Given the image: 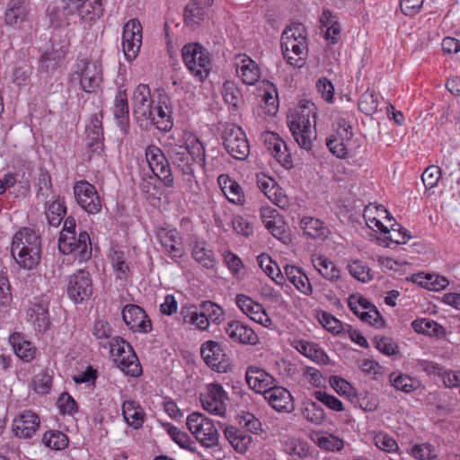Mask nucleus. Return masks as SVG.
<instances>
[{"instance_id":"f257e3e1","label":"nucleus","mask_w":460,"mask_h":460,"mask_svg":"<svg viewBox=\"0 0 460 460\" xmlns=\"http://www.w3.org/2000/svg\"><path fill=\"white\" fill-rule=\"evenodd\" d=\"M165 146L168 158L182 174L193 177L196 165L205 166V146L195 135L187 132L172 134Z\"/></svg>"},{"instance_id":"f03ea898","label":"nucleus","mask_w":460,"mask_h":460,"mask_svg":"<svg viewBox=\"0 0 460 460\" xmlns=\"http://www.w3.org/2000/svg\"><path fill=\"white\" fill-rule=\"evenodd\" d=\"M316 106L313 102L305 101L298 109L287 118L292 136L300 147L310 150L316 139Z\"/></svg>"},{"instance_id":"7ed1b4c3","label":"nucleus","mask_w":460,"mask_h":460,"mask_svg":"<svg viewBox=\"0 0 460 460\" xmlns=\"http://www.w3.org/2000/svg\"><path fill=\"white\" fill-rule=\"evenodd\" d=\"M11 252L23 269L32 270L40 261V238L34 230L23 228L18 231L12 242Z\"/></svg>"},{"instance_id":"20e7f679","label":"nucleus","mask_w":460,"mask_h":460,"mask_svg":"<svg viewBox=\"0 0 460 460\" xmlns=\"http://www.w3.org/2000/svg\"><path fill=\"white\" fill-rule=\"evenodd\" d=\"M70 76L71 82H77L82 91L87 93H95L103 81L102 63L79 56Z\"/></svg>"},{"instance_id":"39448f33","label":"nucleus","mask_w":460,"mask_h":460,"mask_svg":"<svg viewBox=\"0 0 460 460\" xmlns=\"http://www.w3.org/2000/svg\"><path fill=\"white\" fill-rule=\"evenodd\" d=\"M182 60L190 73L199 81L204 82L211 71V54L200 43H187L181 49Z\"/></svg>"},{"instance_id":"423d86ee","label":"nucleus","mask_w":460,"mask_h":460,"mask_svg":"<svg viewBox=\"0 0 460 460\" xmlns=\"http://www.w3.org/2000/svg\"><path fill=\"white\" fill-rule=\"evenodd\" d=\"M111 354L119 367L128 376L137 377L142 367L132 346L123 338L116 336L110 342Z\"/></svg>"},{"instance_id":"0eeeda50","label":"nucleus","mask_w":460,"mask_h":460,"mask_svg":"<svg viewBox=\"0 0 460 460\" xmlns=\"http://www.w3.org/2000/svg\"><path fill=\"white\" fill-rule=\"evenodd\" d=\"M187 427L203 447L215 448L218 446V431L213 422L202 413L190 414L187 418Z\"/></svg>"},{"instance_id":"6e6552de","label":"nucleus","mask_w":460,"mask_h":460,"mask_svg":"<svg viewBox=\"0 0 460 460\" xmlns=\"http://www.w3.org/2000/svg\"><path fill=\"white\" fill-rule=\"evenodd\" d=\"M226 152L236 160H245L250 153V146L244 131L235 124H226L221 134Z\"/></svg>"},{"instance_id":"1a4fd4ad","label":"nucleus","mask_w":460,"mask_h":460,"mask_svg":"<svg viewBox=\"0 0 460 460\" xmlns=\"http://www.w3.org/2000/svg\"><path fill=\"white\" fill-rule=\"evenodd\" d=\"M146 158L155 176L159 179L164 186L172 188L174 184V179L169 160L162 149L155 145L148 146L146 149Z\"/></svg>"},{"instance_id":"9d476101","label":"nucleus","mask_w":460,"mask_h":460,"mask_svg":"<svg viewBox=\"0 0 460 460\" xmlns=\"http://www.w3.org/2000/svg\"><path fill=\"white\" fill-rule=\"evenodd\" d=\"M155 104V102L151 97L148 85L138 84L133 95V116L139 127L147 126L148 119H154L152 111Z\"/></svg>"},{"instance_id":"9b49d317","label":"nucleus","mask_w":460,"mask_h":460,"mask_svg":"<svg viewBox=\"0 0 460 460\" xmlns=\"http://www.w3.org/2000/svg\"><path fill=\"white\" fill-rule=\"evenodd\" d=\"M66 293L75 304L88 299L93 294L92 278L88 271L79 270L68 277Z\"/></svg>"},{"instance_id":"f8f14e48","label":"nucleus","mask_w":460,"mask_h":460,"mask_svg":"<svg viewBox=\"0 0 460 460\" xmlns=\"http://www.w3.org/2000/svg\"><path fill=\"white\" fill-rule=\"evenodd\" d=\"M74 193L78 205L89 214H96L102 209V201L95 186L86 181H76Z\"/></svg>"},{"instance_id":"ddd939ff","label":"nucleus","mask_w":460,"mask_h":460,"mask_svg":"<svg viewBox=\"0 0 460 460\" xmlns=\"http://www.w3.org/2000/svg\"><path fill=\"white\" fill-rule=\"evenodd\" d=\"M64 12L66 15L77 14L82 20L93 21L102 15V0H66Z\"/></svg>"},{"instance_id":"4468645a","label":"nucleus","mask_w":460,"mask_h":460,"mask_svg":"<svg viewBox=\"0 0 460 460\" xmlns=\"http://www.w3.org/2000/svg\"><path fill=\"white\" fill-rule=\"evenodd\" d=\"M281 50L284 58L295 67H302L308 53V42L296 38L281 36Z\"/></svg>"},{"instance_id":"2eb2a0df","label":"nucleus","mask_w":460,"mask_h":460,"mask_svg":"<svg viewBox=\"0 0 460 460\" xmlns=\"http://www.w3.org/2000/svg\"><path fill=\"white\" fill-rule=\"evenodd\" d=\"M121 314L123 322L132 332L148 333L152 331V322L139 305H126Z\"/></svg>"},{"instance_id":"dca6fc26","label":"nucleus","mask_w":460,"mask_h":460,"mask_svg":"<svg viewBox=\"0 0 460 460\" xmlns=\"http://www.w3.org/2000/svg\"><path fill=\"white\" fill-rule=\"evenodd\" d=\"M200 354L206 364L214 371L225 373L228 360L221 345L215 341H208L201 345Z\"/></svg>"},{"instance_id":"f3484780","label":"nucleus","mask_w":460,"mask_h":460,"mask_svg":"<svg viewBox=\"0 0 460 460\" xmlns=\"http://www.w3.org/2000/svg\"><path fill=\"white\" fill-rule=\"evenodd\" d=\"M261 218L268 231L282 243L289 241L287 225L279 212L270 207L261 208Z\"/></svg>"},{"instance_id":"a211bd4d","label":"nucleus","mask_w":460,"mask_h":460,"mask_svg":"<svg viewBox=\"0 0 460 460\" xmlns=\"http://www.w3.org/2000/svg\"><path fill=\"white\" fill-rule=\"evenodd\" d=\"M26 319L32 324L36 332L45 333L48 332L51 325L49 303L43 300L31 302L26 312Z\"/></svg>"},{"instance_id":"6ab92c4d","label":"nucleus","mask_w":460,"mask_h":460,"mask_svg":"<svg viewBox=\"0 0 460 460\" xmlns=\"http://www.w3.org/2000/svg\"><path fill=\"white\" fill-rule=\"evenodd\" d=\"M234 66L238 77L244 84L254 85L260 80L261 75V68L248 55H236Z\"/></svg>"},{"instance_id":"aec40b11","label":"nucleus","mask_w":460,"mask_h":460,"mask_svg":"<svg viewBox=\"0 0 460 460\" xmlns=\"http://www.w3.org/2000/svg\"><path fill=\"white\" fill-rule=\"evenodd\" d=\"M235 303L240 310L251 320L265 327H269L272 324L271 319L269 317L262 305L254 302L250 296L239 294L235 297Z\"/></svg>"},{"instance_id":"412c9836","label":"nucleus","mask_w":460,"mask_h":460,"mask_svg":"<svg viewBox=\"0 0 460 460\" xmlns=\"http://www.w3.org/2000/svg\"><path fill=\"white\" fill-rule=\"evenodd\" d=\"M169 101L168 96L160 95L152 111L154 119H148V124L155 125L160 131H170L173 126Z\"/></svg>"},{"instance_id":"4be33fe9","label":"nucleus","mask_w":460,"mask_h":460,"mask_svg":"<svg viewBox=\"0 0 460 460\" xmlns=\"http://www.w3.org/2000/svg\"><path fill=\"white\" fill-rule=\"evenodd\" d=\"M340 128L337 131L338 137H332L327 140V146L330 152L339 158H345L348 155V142L353 137L352 128L350 125L342 119L339 123Z\"/></svg>"},{"instance_id":"5701e85b","label":"nucleus","mask_w":460,"mask_h":460,"mask_svg":"<svg viewBox=\"0 0 460 460\" xmlns=\"http://www.w3.org/2000/svg\"><path fill=\"white\" fill-rule=\"evenodd\" d=\"M264 142L268 150L283 167L289 169L293 166L288 146L277 134L273 132L267 133Z\"/></svg>"},{"instance_id":"b1692460","label":"nucleus","mask_w":460,"mask_h":460,"mask_svg":"<svg viewBox=\"0 0 460 460\" xmlns=\"http://www.w3.org/2000/svg\"><path fill=\"white\" fill-rule=\"evenodd\" d=\"M225 332L234 342L255 345L259 341L256 332L240 321L227 323L225 326Z\"/></svg>"},{"instance_id":"393cba45","label":"nucleus","mask_w":460,"mask_h":460,"mask_svg":"<svg viewBox=\"0 0 460 460\" xmlns=\"http://www.w3.org/2000/svg\"><path fill=\"white\" fill-rule=\"evenodd\" d=\"M40 426L39 416L32 411H24L13 420V430L15 436L30 438Z\"/></svg>"},{"instance_id":"a878e982","label":"nucleus","mask_w":460,"mask_h":460,"mask_svg":"<svg viewBox=\"0 0 460 460\" xmlns=\"http://www.w3.org/2000/svg\"><path fill=\"white\" fill-rule=\"evenodd\" d=\"M157 237L161 245L164 248L165 252L173 261H176L184 255V248L182 243L178 241V233L175 229H160L158 231Z\"/></svg>"},{"instance_id":"bb28decb","label":"nucleus","mask_w":460,"mask_h":460,"mask_svg":"<svg viewBox=\"0 0 460 460\" xmlns=\"http://www.w3.org/2000/svg\"><path fill=\"white\" fill-rule=\"evenodd\" d=\"M87 147L92 154H99L103 149V128L102 120L93 116L86 128Z\"/></svg>"},{"instance_id":"cd10ccee","label":"nucleus","mask_w":460,"mask_h":460,"mask_svg":"<svg viewBox=\"0 0 460 460\" xmlns=\"http://www.w3.org/2000/svg\"><path fill=\"white\" fill-rule=\"evenodd\" d=\"M245 378L250 388L262 394L275 381L273 376L257 367H249L246 371Z\"/></svg>"},{"instance_id":"c85d7f7f","label":"nucleus","mask_w":460,"mask_h":460,"mask_svg":"<svg viewBox=\"0 0 460 460\" xmlns=\"http://www.w3.org/2000/svg\"><path fill=\"white\" fill-rule=\"evenodd\" d=\"M113 114L121 131L127 133L129 128V107L125 90H119L115 95Z\"/></svg>"},{"instance_id":"c756f323","label":"nucleus","mask_w":460,"mask_h":460,"mask_svg":"<svg viewBox=\"0 0 460 460\" xmlns=\"http://www.w3.org/2000/svg\"><path fill=\"white\" fill-rule=\"evenodd\" d=\"M30 6L25 0H10L4 13V23L13 26L27 21Z\"/></svg>"},{"instance_id":"7c9ffc66","label":"nucleus","mask_w":460,"mask_h":460,"mask_svg":"<svg viewBox=\"0 0 460 460\" xmlns=\"http://www.w3.org/2000/svg\"><path fill=\"white\" fill-rule=\"evenodd\" d=\"M9 342L15 355L25 362H30L35 358L36 348L21 332H14L10 335Z\"/></svg>"},{"instance_id":"2f4dec72","label":"nucleus","mask_w":460,"mask_h":460,"mask_svg":"<svg viewBox=\"0 0 460 460\" xmlns=\"http://www.w3.org/2000/svg\"><path fill=\"white\" fill-rule=\"evenodd\" d=\"M192 258L202 267L214 268L217 259L212 249L205 241L193 240L190 243Z\"/></svg>"},{"instance_id":"473e14b6","label":"nucleus","mask_w":460,"mask_h":460,"mask_svg":"<svg viewBox=\"0 0 460 460\" xmlns=\"http://www.w3.org/2000/svg\"><path fill=\"white\" fill-rule=\"evenodd\" d=\"M220 188L226 198L234 204L243 205L245 196L240 184L228 175L222 174L217 179Z\"/></svg>"},{"instance_id":"72a5a7b5","label":"nucleus","mask_w":460,"mask_h":460,"mask_svg":"<svg viewBox=\"0 0 460 460\" xmlns=\"http://www.w3.org/2000/svg\"><path fill=\"white\" fill-rule=\"evenodd\" d=\"M285 274L288 279L296 287V288L305 296L313 294V287L306 274L295 265H286L284 267Z\"/></svg>"},{"instance_id":"f704fd0d","label":"nucleus","mask_w":460,"mask_h":460,"mask_svg":"<svg viewBox=\"0 0 460 460\" xmlns=\"http://www.w3.org/2000/svg\"><path fill=\"white\" fill-rule=\"evenodd\" d=\"M300 226L304 234L313 239L325 240L331 234L330 229L322 220L313 217H304L300 221Z\"/></svg>"},{"instance_id":"c9c22d12","label":"nucleus","mask_w":460,"mask_h":460,"mask_svg":"<svg viewBox=\"0 0 460 460\" xmlns=\"http://www.w3.org/2000/svg\"><path fill=\"white\" fill-rule=\"evenodd\" d=\"M281 443L284 451L290 456L305 459L311 454L308 443L299 437L285 436Z\"/></svg>"},{"instance_id":"e433bc0d","label":"nucleus","mask_w":460,"mask_h":460,"mask_svg":"<svg viewBox=\"0 0 460 460\" xmlns=\"http://www.w3.org/2000/svg\"><path fill=\"white\" fill-rule=\"evenodd\" d=\"M225 436L232 447L240 453L246 452L252 443V437L250 435L245 434L234 426L226 428Z\"/></svg>"},{"instance_id":"4c0bfd02","label":"nucleus","mask_w":460,"mask_h":460,"mask_svg":"<svg viewBox=\"0 0 460 460\" xmlns=\"http://www.w3.org/2000/svg\"><path fill=\"white\" fill-rule=\"evenodd\" d=\"M13 173L19 181L22 194L27 196L31 190V176L32 172L31 164L24 160H19L13 165Z\"/></svg>"},{"instance_id":"58836bf2","label":"nucleus","mask_w":460,"mask_h":460,"mask_svg":"<svg viewBox=\"0 0 460 460\" xmlns=\"http://www.w3.org/2000/svg\"><path fill=\"white\" fill-rule=\"evenodd\" d=\"M315 270L330 281H335L340 279V270L327 257L319 255L312 259Z\"/></svg>"},{"instance_id":"ea45409f","label":"nucleus","mask_w":460,"mask_h":460,"mask_svg":"<svg viewBox=\"0 0 460 460\" xmlns=\"http://www.w3.org/2000/svg\"><path fill=\"white\" fill-rule=\"evenodd\" d=\"M414 283L429 290L439 291L448 286L449 282L445 277L433 274H417L412 276Z\"/></svg>"},{"instance_id":"a19ab883","label":"nucleus","mask_w":460,"mask_h":460,"mask_svg":"<svg viewBox=\"0 0 460 460\" xmlns=\"http://www.w3.org/2000/svg\"><path fill=\"white\" fill-rule=\"evenodd\" d=\"M322 27L325 28V38L332 43L338 41L341 33V25L337 17L330 11L324 10L321 16Z\"/></svg>"},{"instance_id":"79ce46f5","label":"nucleus","mask_w":460,"mask_h":460,"mask_svg":"<svg viewBox=\"0 0 460 460\" xmlns=\"http://www.w3.org/2000/svg\"><path fill=\"white\" fill-rule=\"evenodd\" d=\"M411 326L416 332L429 336L441 337L446 333L444 327L431 319L418 318Z\"/></svg>"},{"instance_id":"37998d69","label":"nucleus","mask_w":460,"mask_h":460,"mask_svg":"<svg viewBox=\"0 0 460 460\" xmlns=\"http://www.w3.org/2000/svg\"><path fill=\"white\" fill-rule=\"evenodd\" d=\"M45 205L47 207L46 217L49 224L52 226H58L66 213L64 202L58 196L50 204L46 202Z\"/></svg>"},{"instance_id":"c03bdc74","label":"nucleus","mask_w":460,"mask_h":460,"mask_svg":"<svg viewBox=\"0 0 460 460\" xmlns=\"http://www.w3.org/2000/svg\"><path fill=\"white\" fill-rule=\"evenodd\" d=\"M257 262L262 271L277 284H281L284 277L278 266L268 254H261L257 257Z\"/></svg>"},{"instance_id":"a18cd8bd","label":"nucleus","mask_w":460,"mask_h":460,"mask_svg":"<svg viewBox=\"0 0 460 460\" xmlns=\"http://www.w3.org/2000/svg\"><path fill=\"white\" fill-rule=\"evenodd\" d=\"M122 414L126 422L133 427L138 429L143 425L145 412L139 404H121Z\"/></svg>"},{"instance_id":"49530a36","label":"nucleus","mask_w":460,"mask_h":460,"mask_svg":"<svg viewBox=\"0 0 460 460\" xmlns=\"http://www.w3.org/2000/svg\"><path fill=\"white\" fill-rule=\"evenodd\" d=\"M204 16L205 9L197 0L189 3L184 9V20L188 26L199 24Z\"/></svg>"},{"instance_id":"de8ad7c7","label":"nucleus","mask_w":460,"mask_h":460,"mask_svg":"<svg viewBox=\"0 0 460 460\" xmlns=\"http://www.w3.org/2000/svg\"><path fill=\"white\" fill-rule=\"evenodd\" d=\"M222 94L225 102L235 109H238L243 102L242 92L234 81L227 80L224 83Z\"/></svg>"},{"instance_id":"09e8293b","label":"nucleus","mask_w":460,"mask_h":460,"mask_svg":"<svg viewBox=\"0 0 460 460\" xmlns=\"http://www.w3.org/2000/svg\"><path fill=\"white\" fill-rule=\"evenodd\" d=\"M42 442L49 448L55 450H61L67 447L68 438L61 431L51 430L48 431L43 435Z\"/></svg>"},{"instance_id":"8fccbe9b","label":"nucleus","mask_w":460,"mask_h":460,"mask_svg":"<svg viewBox=\"0 0 460 460\" xmlns=\"http://www.w3.org/2000/svg\"><path fill=\"white\" fill-rule=\"evenodd\" d=\"M330 385L337 394L341 396L344 395L347 400H352L356 397V389L344 378L336 376H331Z\"/></svg>"},{"instance_id":"3c124183","label":"nucleus","mask_w":460,"mask_h":460,"mask_svg":"<svg viewBox=\"0 0 460 460\" xmlns=\"http://www.w3.org/2000/svg\"><path fill=\"white\" fill-rule=\"evenodd\" d=\"M378 99L376 94L367 90L358 100V109L366 115H372L377 111Z\"/></svg>"},{"instance_id":"603ef678","label":"nucleus","mask_w":460,"mask_h":460,"mask_svg":"<svg viewBox=\"0 0 460 460\" xmlns=\"http://www.w3.org/2000/svg\"><path fill=\"white\" fill-rule=\"evenodd\" d=\"M199 309L210 322L217 324L221 323L224 310L217 304L208 300L203 301L199 305Z\"/></svg>"},{"instance_id":"864d4df0","label":"nucleus","mask_w":460,"mask_h":460,"mask_svg":"<svg viewBox=\"0 0 460 460\" xmlns=\"http://www.w3.org/2000/svg\"><path fill=\"white\" fill-rule=\"evenodd\" d=\"M122 40L142 42V26L137 19H131L124 25Z\"/></svg>"},{"instance_id":"5fc2aeb1","label":"nucleus","mask_w":460,"mask_h":460,"mask_svg":"<svg viewBox=\"0 0 460 460\" xmlns=\"http://www.w3.org/2000/svg\"><path fill=\"white\" fill-rule=\"evenodd\" d=\"M74 252L78 253L80 261H86L91 258L92 243L89 234L86 231H82L79 233Z\"/></svg>"},{"instance_id":"6e6d98bb","label":"nucleus","mask_w":460,"mask_h":460,"mask_svg":"<svg viewBox=\"0 0 460 460\" xmlns=\"http://www.w3.org/2000/svg\"><path fill=\"white\" fill-rule=\"evenodd\" d=\"M208 398L203 399L204 394H200V402H225L229 400L227 393L224 390L223 386L219 384H209L207 387Z\"/></svg>"},{"instance_id":"4d7b16f0","label":"nucleus","mask_w":460,"mask_h":460,"mask_svg":"<svg viewBox=\"0 0 460 460\" xmlns=\"http://www.w3.org/2000/svg\"><path fill=\"white\" fill-rule=\"evenodd\" d=\"M317 445L327 451H340L344 444L343 440L331 434H316Z\"/></svg>"},{"instance_id":"13d9d810","label":"nucleus","mask_w":460,"mask_h":460,"mask_svg":"<svg viewBox=\"0 0 460 460\" xmlns=\"http://www.w3.org/2000/svg\"><path fill=\"white\" fill-rule=\"evenodd\" d=\"M37 198L46 199L52 191L51 176L47 170L40 169L38 178Z\"/></svg>"},{"instance_id":"bf43d9fd","label":"nucleus","mask_w":460,"mask_h":460,"mask_svg":"<svg viewBox=\"0 0 460 460\" xmlns=\"http://www.w3.org/2000/svg\"><path fill=\"white\" fill-rule=\"evenodd\" d=\"M411 454L417 460H433L437 457L435 447L429 443L414 445Z\"/></svg>"},{"instance_id":"052dcab7","label":"nucleus","mask_w":460,"mask_h":460,"mask_svg":"<svg viewBox=\"0 0 460 460\" xmlns=\"http://www.w3.org/2000/svg\"><path fill=\"white\" fill-rule=\"evenodd\" d=\"M349 274L361 282L372 279L370 269L360 261H355L348 265Z\"/></svg>"},{"instance_id":"680f3d73","label":"nucleus","mask_w":460,"mask_h":460,"mask_svg":"<svg viewBox=\"0 0 460 460\" xmlns=\"http://www.w3.org/2000/svg\"><path fill=\"white\" fill-rule=\"evenodd\" d=\"M265 400L270 402L271 401H293V397L290 392L283 386L275 385L274 384L270 385L263 394Z\"/></svg>"},{"instance_id":"e2e57ef3","label":"nucleus","mask_w":460,"mask_h":460,"mask_svg":"<svg viewBox=\"0 0 460 460\" xmlns=\"http://www.w3.org/2000/svg\"><path fill=\"white\" fill-rule=\"evenodd\" d=\"M97 371L92 367H88L85 371L80 372L72 376L75 385H84L85 387L93 389L95 385Z\"/></svg>"},{"instance_id":"0e129e2a","label":"nucleus","mask_w":460,"mask_h":460,"mask_svg":"<svg viewBox=\"0 0 460 460\" xmlns=\"http://www.w3.org/2000/svg\"><path fill=\"white\" fill-rule=\"evenodd\" d=\"M113 333V328L110 324V323L103 319H98L94 322L93 327V334L96 338V340L100 341H107L111 337Z\"/></svg>"},{"instance_id":"69168bd1","label":"nucleus","mask_w":460,"mask_h":460,"mask_svg":"<svg viewBox=\"0 0 460 460\" xmlns=\"http://www.w3.org/2000/svg\"><path fill=\"white\" fill-rule=\"evenodd\" d=\"M318 320H319L320 323L325 329H327L329 332H332L333 334H339L342 331L341 323L329 313H326V312L319 313Z\"/></svg>"},{"instance_id":"338daca9","label":"nucleus","mask_w":460,"mask_h":460,"mask_svg":"<svg viewBox=\"0 0 460 460\" xmlns=\"http://www.w3.org/2000/svg\"><path fill=\"white\" fill-rule=\"evenodd\" d=\"M432 368L438 370V374L441 376L444 385L449 388H460V370H444L438 366H432Z\"/></svg>"},{"instance_id":"774afa93","label":"nucleus","mask_w":460,"mask_h":460,"mask_svg":"<svg viewBox=\"0 0 460 460\" xmlns=\"http://www.w3.org/2000/svg\"><path fill=\"white\" fill-rule=\"evenodd\" d=\"M441 177V170L438 166L430 165L425 169L421 175L422 182L426 189L434 188Z\"/></svg>"}]
</instances>
